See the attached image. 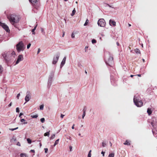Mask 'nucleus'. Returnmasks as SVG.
Here are the masks:
<instances>
[{"instance_id": "nucleus-62", "label": "nucleus", "mask_w": 157, "mask_h": 157, "mask_svg": "<svg viewBox=\"0 0 157 157\" xmlns=\"http://www.w3.org/2000/svg\"><path fill=\"white\" fill-rule=\"evenodd\" d=\"M143 61H144V59H143Z\"/></svg>"}, {"instance_id": "nucleus-12", "label": "nucleus", "mask_w": 157, "mask_h": 157, "mask_svg": "<svg viewBox=\"0 0 157 157\" xmlns=\"http://www.w3.org/2000/svg\"><path fill=\"white\" fill-rule=\"evenodd\" d=\"M109 24L111 26H115L116 25V22L115 21L112 20H110L109 21Z\"/></svg>"}, {"instance_id": "nucleus-31", "label": "nucleus", "mask_w": 157, "mask_h": 157, "mask_svg": "<svg viewBox=\"0 0 157 157\" xmlns=\"http://www.w3.org/2000/svg\"><path fill=\"white\" fill-rule=\"evenodd\" d=\"M40 121L41 122L43 123H44L45 121V119L44 118H42L40 119Z\"/></svg>"}, {"instance_id": "nucleus-46", "label": "nucleus", "mask_w": 157, "mask_h": 157, "mask_svg": "<svg viewBox=\"0 0 157 157\" xmlns=\"http://www.w3.org/2000/svg\"><path fill=\"white\" fill-rule=\"evenodd\" d=\"M12 104V103L11 102L8 105V106L10 107L11 106Z\"/></svg>"}, {"instance_id": "nucleus-34", "label": "nucleus", "mask_w": 157, "mask_h": 157, "mask_svg": "<svg viewBox=\"0 0 157 157\" xmlns=\"http://www.w3.org/2000/svg\"><path fill=\"white\" fill-rule=\"evenodd\" d=\"M102 145L103 147H104L106 145V144L105 142H103L102 143Z\"/></svg>"}, {"instance_id": "nucleus-48", "label": "nucleus", "mask_w": 157, "mask_h": 157, "mask_svg": "<svg viewBox=\"0 0 157 157\" xmlns=\"http://www.w3.org/2000/svg\"><path fill=\"white\" fill-rule=\"evenodd\" d=\"M30 151L34 153L35 152V151L34 150H31Z\"/></svg>"}, {"instance_id": "nucleus-24", "label": "nucleus", "mask_w": 157, "mask_h": 157, "mask_svg": "<svg viewBox=\"0 0 157 157\" xmlns=\"http://www.w3.org/2000/svg\"><path fill=\"white\" fill-rule=\"evenodd\" d=\"M114 153H113L110 154L109 155V157H114Z\"/></svg>"}, {"instance_id": "nucleus-16", "label": "nucleus", "mask_w": 157, "mask_h": 157, "mask_svg": "<svg viewBox=\"0 0 157 157\" xmlns=\"http://www.w3.org/2000/svg\"><path fill=\"white\" fill-rule=\"evenodd\" d=\"M124 144L125 145H130V141L128 140H127L124 143Z\"/></svg>"}, {"instance_id": "nucleus-64", "label": "nucleus", "mask_w": 157, "mask_h": 157, "mask_svg": "<svg viewBox=\"0 0 157 157\" xmlns=\"http://www.w3.org/2000/svg\"><path fill=\"white\" fill-rule=\"evenodd\" d=\"M0 133H1V132H0Z\"/></svg>"}, {"instance_id": "nucleus-25", "label": "nucleus", "mask_w": 157, "mask_h": 157, "mask_svg": "<svg viewBox=\"0 0 157 157\" xmlns=\"http://www.w3.org/2000/svg\"><path fill=\"white\" fill-rule=\"evenodd\" d=\"M89 22V21L88 20V19H87L86 20L85 23V24L84 25L85 26L87 25L88 24V23Z\"/></svg>"}, {"instance_id": "nucleus-51", "label": "nucleus", "mask_w": 157, "mask_h": 157, "mask_svg": "<svg viewBox=\"0 0 157 157\" xmlns=\"http://www.w3.org/2000/svg\"><path fill=\"white\" fill-rule=\"evenodd\" d=\"M64 34H65V32H63V36H62L63 37L64 35Z\"/></svg>"}, {"instance_id": "nucleus-55", "label": "nucleus", "mask_w": 157, "mask_h": 157, "mask_svg": "<svg viewBox=\"0 0 157 157\" xmlns=\"http://www.w3.org/2000/svg\"><path fill=\"white\" fill-rule=\"evenodd\" d=\"M110 144L111 146H112V144L110 142Z\"/></svg>"}, {"instance_id": "nucleus-30", "label": "nucleus", "mask_w": 157, "mask_h": 157, "mask_svg": "<svg viewBox=\"0 0 157 157\" xmlns=\"http://www.w3.org/2000/svg\"><path fill=\"white\" fill-rule=\"evenodd\" d=\"M27 141L28 143L29 144H31V140H30L29 138H28L27 139Z\"/></svg>"}, {"instance_id": "nucleus-47", "label": "nucleus", "mask_w": 157, "mask_h": 157, "mask_svg": "<svg viewBox=\"0 0 157 157\" xmlns=\"http://www.w3.org/2000/svg\"><path fill=\"white\" fill-rule=\"evenodd\" d=\"M15 52L14 51H13V52H12V53H11V54H12V55H15Z\"/></svg>"}, {"instance_id": "nucleus-6", "label": "nucleus", "mask_w": 157, "mask_h": 157, "mask_svg": "<svg viewBox=\"0 0 157 157\" xmlns=\"http://www.w3.org/2000/svg\"><path fill=\"white\" fill-rule=\"evenodd\" d=\"M98 24L100 27H104L105 25V22L103 19H100L98 21Z\"/></svg>"}, {"instance_id": "nucleus-45", "label": "nucleus", "mask_w": 157, "mask_h": 157, "mask_svg": "<svg viewBox=\"0 0 157 157\" xmlns=\"http://www.w3.org/2000/svg\"><path fill=\"white\" fill-rule=\"evenodd\" d=\"M22 115H23V114L22 113H20L19 115V117H20V118H21V116Z\"/></svg>"}, {"instance_id": "nucleus-36", "label": "nucleus", "mask_w": 157, "mask_h": 157, "mask_svg": "<svg viewBox=\"0 0 157 157\" xmlns=\"http://www.w3.org/2000/svg\"><path fill=\"white\" fill-rule=\"evenodd\" d=\"M16 112L17 113H19V108L18 107H17L16 108Z\"/></svg>"}, {"instance_id": "nucleus-26", "label": "nucleus", "mask_w": 157, "mask_h": 157, "mask_svg": "<svg viewBox=\"0 0 157 157\" xmlns=\"http://www.w3.org/2000/svg\"><path fill=\"white\" fill-rule=\"evenodd\" d=\"M31 117H32L33 118H37V117L38 115L37 114L35 115H32L31 116Z\"/></svg>"}, {"instance_id": "nucleus-33", "label": "nucleus", "mask_w": 157, "mask_h": 157, "mask_svg": "<svg viewBox=\"0 0 157 157\" xmlns=\"http://www.w3.org/2000/svg\"><path fill=\"white\" fill-rule=\"evenodd\" d=\"M18 127H17L14 128H10V130L12 131H14V130H16V129H18Z\"/></svg>"}, {"instance_id": "nucleus-23", "label": "nucleus", "mask_w": 157, "mask_h": 157, "mask_svg": "<svg viewBox=\"0 0 157 157\" xmlns=\"http://www.w3.org/2000/svg\"><path fill=\"white\" fill-rule=\"evenodd\" d=\"M21 157H26V154L25 153H21L20 154Z\"/></svg>"}, {"instance_id": "nucleus-41", "label": "nucleus", "mask_w": 157, "mask_h": 157, "mask_svg": "<svg viewBox=\"0 0 157 157\" xmlns=\"http://www.w3.org/2000/svg\"><path fill=\"white\" fill-rule=\"evenodd\" d=\"M64 116V115H63V114H61L60 117L62 118H63V117Z\"/></svg>"}, {"instance_id": "nucleus-14", "label": "nucleus", "mask_w": 157, "mask_h": 157, "mask_svg": "<svg viewBox=\"0 0 157 157\" xmlns=\"http://www.w3.org/2000/svg\"><path fill=\"white\" fill-rule=\"evenodd\" d=\"M66 57H65L63 59L62 62L61 63L60 67H61L65 63Z\"/></svg>"}, {"instance_id": "nucleus-35", "label": "nucleus", "mask_w": 157, "mask_h": 157, "mask_svg": "<svg viewBox=\"0 0 157 157\" xmlns=\"http://www.w3.org/2000/svg\"><path fill=\"white\" fill-rule=\"evenodd\" d=\"M31 45V44L30 43H29L27 46V48L29 49Z\"/></svg>"}, {"instance_id": "nucleus-56", "label": "nucleus", "mask_w": 157, "mask_h": 157, "mask_svg": "<svg viewBox=\"0 0 157 157\" xmlns=\"http://www.w3.org/2000/svg\"><path fill=\"white\" fill-rule=\"evenodd\" d=\"M128 25L129 27H130L131 26V25L129 24H128Z\"/></svg>"}, {"instance_id": "nucleus-53", "label": "nucleus", "mask_w": 157, "mask_h": 157, "mask_svg": "<svg viewBox=\"0 0 157 157\" xmlns=\"http://www.w3.org/2000/svg\"><path fill=\"white\" fill-rule=\"evenodd\" d=\"M55 135H53L51 137H55Z\"/></svg>"}, {"instance_id": "nucleus-10", "label": "nucleus", "mask_w": 157, "mask_h": 157, "mask_svg": "<svg viewBox=\"0 0 157 157\" xmlns=\"http://www.w3.org/2000/svg\"><path fill=\"white\" fill-rule=\"evenodd\" d=\"M23 57L22 55H20L18 56L17 60L16 62V64H18L20 61L22 60Z\"/></svg>"}, {"instance_id": "nucleus-43", "label": "nucleus", "mask_w": 157, "mask_h": 157, "mask_svg": "<svg viewBox=\"0 0 157 157\" xmlns=\"http://www.w3.org/2000/svg\"><path fill=\"white\" fill-rule=\"evenodd\" d=\"M17 145H18V146H21L20 144V143L19 142H18L17 143Z\"/></svg>"}, {"instance_id": "nucleus-42", "label": "nucleus", "mask_w": 157, "mask_h": 157, "mask_svg": "<svg viewBox=\"0 0 157 157\" xmlns=\"http://www.w3.org/2000/svg\"><path fill=\"white\" fill-rule=\"evenodd\" d=\"M105 153V152H103V151H102L101 152V154H102L103 156H104Z\"/></svg>"}, {"instance_id": "nucleus-29", "label": "nucleus", "mask_w": 157, "mask_h": 157, "mask_svg": "<svg viewBox=\"0 0 157 157\" xmlns=\"http://www.w3.org/2000/svg\"><path fill=\"white\" fill-rule=\"evenodd\" d=\"M44 105H42L40 106V110H43L44 108Z\"/></svg>"}, {"instance_id": "nucleus-17", "label": "nucleus", "mask_w": 157, "mask_h": 157, "mask_svg": "<svg viewBox=\"0 0 157 157\" xmlns=\"http://www.w3.org/2000/svg\"><path fill=\"white\" fill-rule=\"evenodd\" d=\"M147 112L149 115H151L152 113V111L150 108H148L147 109Z\"/></svg>"}, {"instance_id": "nucleus-9", "label": "nucleus", "mask_w": 157, "mask_h": 157, "mask_svg": "<svg viewBox=\"0 0 157 157\" xmlns=\"http://www.w3.org/2000/svg\"><path fill=\"white\" fill-rule=\"evenodd\" d=\"M1 25L5 30L7 32H10V30L9 29L8 27L6 25L5 23H1Z\"/></svg>"}, {"instance_id": "nucleus-22", "label": "nucleus", "mask_w": 157, "mask_h": 157, "mask_svg": "<svg viewBox=\"0 0 157 157\" xmlns=\"http://www.w3.org/2000/svg\"><path fill=\"white\" fill-rule=\"evenodd\" d=\"M59 140V139H58L56 141L55 143V144L54 145V146H55L57 144H58Z\"/></svg>"}, {"instance_id": "nucleus-59", "label": "nucleus", "mask_w": 157, "mask_h": 157, "mask_svg": "<svg viewBox=\"0 0 157 157\" xmlns=\"http://www.w3.org/2000/svg\"><path fill=\"white\" fill-rule=\"evenodd\" d=\"M117 44L118 46L119 45V43H117Z\"/></svg>"}, {"instance_id": "nucleus-52", "label": "nucleus", "mask_w": 157, "mask_h": 157, "mask_svg": "<svg viewBox=\"0 0 157 157\" xmlns=\"http://www.w3.org/2000/svg\"><path fill=\"white\" fill-rule=\"evenodd\" d=\"M137 75L139 77H141V75L140 74H138V75Z\"/></svg>"}, {"instance_id": "nucleus-40", "label": "nucleus", "mask_w": 157, "mask_h": 157, "mask_svg": "<svg viewBox=\"0 0 157 157\" xmlns=\"http://www.w3.org/2000/svg\"><path fill=\"white\" fill-rule=\"evenodd\" d=\"M20 121L21 122H23L24 121H25V120L24 119H22L21 120H20Z\"/></svg>"}, {"instance_id": "nucleus-57", "label": "nucleus", "mask_w": 157, "mask_h": 157, "mask_svg": "<svg viewBox=\"0 0 157 157\" xmlns=\"http://www.w3.org/2000/svg\"><path fill=\"white\" fill-rule=\"evenodd\" d=\"M27 122H24L23 124H27Z\"/></svg>"}, {"instance_id": "nucleus-60", "label": "nucleus", "mask_w": 157, "mask_h": 157, "mask_svg": "<svg viewBox=\"0 0 157 157\" xmlns=\"http://www.w3.org/2000/svg\"><path fill=\"white\" fill-rule=\"evenodd\" d=\"M40 146H41V143H40Z\"/></svg>"}, {"instance_id": "nucleus-20", "label": "nucleus", "mask_w": 157, "mask_h": 157, "mask_svg": "<svg viewBox=\"0 0 157 157\" xmlns=\"http://www.w3.org/2000/svg\"><path fill=\"white\" fill-rule=\"evenodd\" d=\"M49 131L47 132L44 134V136H49Z\"/></svg>"}, {"instance_id": "nucleus-5", "label": "nucleus", "mask_w": 157, "mask_h": 157, "mask_svg": "<svg viewBox=\"0 0 157 157\" xmlns=\"http://www.w3.org/2000/svg\"><path fill=\"white\" fill-rule=\"evenodd\" d=\"M133 101L135 105L138 107H140L143 105V102L141 100H139L137 97L135 96L133 98Z\"/></svg>"}, {"instance_id": "nucleus-18", "label": "nucleus", "mask_w": 157, "mask_h": 157, "mask_svg": "<svg viewBox=\"0 0 157 157\" xmlns=\"http://www.w3.org/2000/svg\"><path fill=\"white\" fill-rule=\"evenodd\" d=\"M37 26V25L36 24V25L35 26V27H34V29L32 30V32L33 33V34H35V32L34 31L36 30Z\"/></svg>"}, {"instance_id": "nucleus-1", "label": "nucleus", "mask_w": 157, "mask_h": 157, "mask_svg": "<svg viewBox=\"0 0 157 157\" xmlns=\"http://www.w3.org/2000/svg\"><path fill=\"white\" fill-rule=\"evenodd\" d=\"M7 17L11 24L15 27L18 28L20 20L19 16L15 14H12L8 15Z\"/></svg>"}, {"instance_id": "nucleus-54", "label": "nucleus", "mask_w": 157, "mask_h": 157, "mask_svg": "<svg viewBox=\"0 0 157 157\" xmlns=\"http://www.w3.org/2000/svg\"><path fill=\"white\" fill-rule=\"evenodd\" d=\"M134 76V75H130V77H133V76Z\"/></svg>"}, {"instance_id": "nucleus-21", "label": "nucleus", "mask_w": 157, "mask_h": 157, "mask_svg": "<svg viewBox=\"0 0 157 157\" xmlns=\"http://www.w3.org/2000/svg\"><path fill=\"white\" fill-rule=\"evenodd\" d=\"M135 51L136 53H140V50L137 48L135 50Z\"/></svg>"}, {"instance_id": "nucleus-4", "label": "nucleus", "mask_w": 157, "mask_h": 157, "mask_svg": "<svg viewBox=\"0 0 157 157\" xmlns=\"http://www.w3.org/2000/svg\"><path fill=\"white\" fill-rule=\"evenodd\" d=\"M16 48L17 52H19L21 51H23L25 48V47L23 42L21 41L16 45Z\"/></svg>"}, {"instance_id": "nucleus-61", "label": "nucleus", "mask_w": 157, "mask_h": 157, "mask_svg": "<svg viewBox=\"0 0 157 157\" xmlns=\"http://www.w3.org/2000/svg\"><path fill=\"white\" fill-rule=\"evenodd\" d=\"M65 1H67L68 0H64Z\"/></svg>"}, {"instance_id": "nucleus-8", "label": "nucleus", "mask_w": 157, "mask_h": 157, "mask_svg": "<svg viewBox=\"0 0 157 157\" xmlns=\"http://www.w3.org/2000/svg\"><path fill=\"white\" fill-rule=\"evenodd\" d=\"M59 57V54H57L54 57L52 63L53 64H55L57 63Z\"/></svg>"}, {"instance_id": "nucleus-27", "label": "nucleus", "mask_w": 157, "mask_h": 157, "mask_svg": "<svg viewBox=\"0 0 157 157\" xmlns=\"http://www.w3.org/2000/svg\"><path fill=\"white\" fill-rule=\"evenodd\" d=\"M3 71V68L1 65H0V74L2 73Z\"/></svg>"}, {"instance_id": "nucleus-38", "label": "nucleus", "mask_w": 157, "mask_h": 157, "mask_svg": "<svg viewBox=\"0 0 157 157\" xmlns=\"http://www.w3.org/2000/svg\"><path fill=\"white\" fill-rule=\"evenodd\" d=\"M71 36L72 38H75L74 34L73 33L72 34Z\"/></svg>"}, {"instance_id": "nucleus-13", "label": "nucleus", "mask_w": 157, "mask_h": 157, "mask_svg": "<svg viewBox=\"0 0 157 157\" xmlns=\"http://www.w3.org/2000/svg\"><path fill=\"white\" fill-rule=\"evenodd\" d=\"M3 58L6 60V62H7L8 61V58L7 57V55L6 53H3L2 54Z\"/></svg>"}, {"instance_id": "nucleus-32", "label": "nucleus", "mask_w": 157, "mask_h": 157, "mask_svg": "<svg viewBox=\"0 0 157 157\" xmlns=\"http://www.w3.org/2000/svg\"><path fill=\"white\" fill-rule=\"evenodd\" d=\"M97 42V41L96 40L94 39H93L92 40V43H93V44H94V43H96Z\"/></svg>"}, {"instance_id": "nucleus-63", "label": "nucleus", "mask_w": 157, "mask_h": 157, "mask_svg": "<svg viewBox=\"0 0 157 157\" xmlns=\"http://www.w3.org/2000/svg\"><path fill=\"white\" fill-rule=\"evenodd\" d=\"M78 2H76V3H77Z\"/></svg>"}, {"instance_id": "nucleus-50", "label": "nucleus", "mask_w": 157, "mask_h": 157, "mask_svg": "<svg viewBox=\"0 0 157 157\" xmlns=\"http://www.w3.org/2000/svg\"><path fill=\"white\" fill-rule=\"evenodd\" d=\"M74 125H75V124H74L73 126H72V129H74Z\"/></svg>"}, {"instance_id": "nucleus-3", "label": "nucleus", "mask_w": 157, "mask_h": 157, "mask_svg": "<svg viewBox=\"0 0 157 157\" xmlns=\"http://www.w3.org/2000/svg\"><path fill=\"white\" fill-rule=\"evenodd\" d=\"M109 56L108 58L106 59V63L108 65L112 67L114 64V61L113 60V57L112 55L109 54Z\"/></svg>"}, {"instance_id": "nucleus-49", "label": "nucleus", "mask_w": 157, "mask_h": 157, "mask_svg": "<svg viewBox=\"0 0 157 157\" xmlns=\"http://www.w3.org/2000/svg\"><path fill=\"white\" fill-rule=\"evenodd\" d=\"M72 149V147L71 146H70V151H71Z\"/></svg>"}, {"instance_id": "nucleus-58", "label": "nucleus", "mask_w": 157, "mask_h": 157, "mask_svg": "<svg viewBox=\"0 0 157 157\" xmlns=\"http://www.w3.org/2000/svg\"><path fill=\"white\" fill-rule=\"evenodd\" d=\"M85 72L86 74H87V72L86 71H85Z\"/></svg>"}, {"instance_id": "nucleus-2", "label": "nucleus", "mask_w": 157, "mask_h": 157, "mask_svg": "<svg viewBox=\"0 0 157 157\" xmlns=\"http://www.w3.org/2000/svg\"><path fill=\"white\" fill-rule=\"evenodd\" d=\"M151 124L153 127L152 132L154 135L157 134V120L155 118L153 117L151 121Z\"/></svg>"}, {"instance_id": "nucleus-28", "label": "nucleus", "mask_w": 157, "mask_h": 157, "mask_svg": "<svg viewBox=\"0 0 157 157\" xmlns=\"http://www.w3.org/2000/svg\"><path fill=\"white\" fill-rule=\"evenodd\" d=\"M91 150H90V151L89 152L87 157H91Z\"/></svg>"}, {"instance_id": "nucleus-19", "label": "nucleus", "mask_w": 157, "mask_h": 157, "mask_svg": "<svg viewBox=\"0 0 157 157\" xmlns=\"http://www.w3.org/2000/svg\"><path fill=\"white\" fill-rule=\"evenodd\" d=\"M75 13H76V10L75 9V8H74V9L72 11V13L71 14V16H73L75 14Z\"/></svg>"}, {"instance_id": "nucleus-15", "label": "nucleus", "mask_w": 157, "mask_h": 157, "mask_svg": "<svg viewBox=\"0 0 157 157\" xmlns=\"http://www.w3.org/2000/svg\"><path fill=\"white\" fill-rule=\"evenodd\" d=\"M86 107H85L83 109V115H82V118L83 119L84 118V117L85 116V115H86Z\"/></svg>"}, {"instance_id": "nucleus-37", "label": "nucleus", "mask_w": 157, "mask_h": 157, "mask_svg": "<svg viewBox=\"0 0 157 157\" xmlns=\"http://www.w3.org/2000/svg\"><path fill=\"white\" fill-rule=\"evenodd\" d=\"M44 150L45 153H47L48 151V149L47 148H45Z\"/></svg>"}, {"instance_id": "nucleus-39", "label": "nucleus", "mask_w": 157, "mask_h": 157, "mask_svg": "<svg viewBox=\"0 0 157 157\" xmlns=\"http://www.w3.org/2000/svg\"><path fill=\"white\" fill-rule=\"evenodd\" d=\"M20 93L17 94V98L18 99H19V97L20 96Z\"/></svg>"}, {"instance_id": "nucleus-11", "label": "nucleus", "mask_w": 157, "mask_h": 157, "mask_svg": "<svg viewBox=\"0 0 157 157\" xmlns=\"http://www.w3.org/2000/svg\"><path fill=\"white\" fill-rule=\"evenodd\" d=\"M30 98V93L29 92L27 93V94L25 97V100L26 101H28Z\"/></svg>"}, {"instance_id": "nucleus-44", "label": "nucleus", "mask_w": 157, "mask_h": 157, "mask_svg": "<svg viewBox=\"0 0 157 157\" xmlns=\"http://www.w3.org/2000/svg\"><path fill=\"white\" fill-rule=\"evenodd\" d=\"M40 48H39L38 50L37 51V54H38L40 52Z\"/></svg>"}, {"instance_id": "nucleus-7", "label": "nucleus", "mask_w": 157, "mask_h": 157, "mask_svg": "<svg viewBox=\"0 0 157 157\" xmlns=\"http://www.w3.org/2000/svg\"><path fill=\"white\" fill-rule=\"evenodd\" d=\"M30 2L35 8H36L38 5L39 0H29Z\"/></svg>"}]
</instances>
